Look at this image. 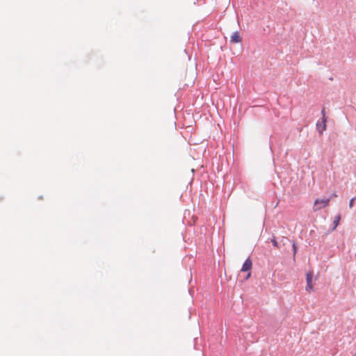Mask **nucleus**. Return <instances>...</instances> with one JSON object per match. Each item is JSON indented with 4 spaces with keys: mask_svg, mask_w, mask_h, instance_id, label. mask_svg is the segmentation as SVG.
<instances>
[{
    "mask_svg": "<svg viewBox=\"0 0 356 356\" xmlns=\"http://www.w3.org/2000/svg\"><path fill=\"white\" fill-rule=\"evenodd\" d=\"M330 198L317 199L314 202V211L319 210L322 208L325 207L330 202Z\"/></svg>",
    "mask_w": 356,
    "mask_h": 356,
    "instance_id": "nucleus-1",
    "label": "nucleus"
},
{
    "mask_svg": "<svg viewBox=\"0 0 356 356\" xmlns=\"http://www.w3.org/2000/svg\"><path fill=\"white\" fill-rule=\"evenodd\" d=\"M318 275H314V272L309 271L306 274V280H307V286L306 290L307 291H310L312 288V280L314 278V280L317 279Z\"/></svg>",
    "mask_w": 356,
    "mask_h": 356,
    "instance_id": "nucleus-2",
    "label": "nucleus"
},
{
    "mask_svg": "<svg viewBox=\"0 0 356 356\" xmlns=\"http://www.w3.org/2000/svg\"><path fill=\"white\" fill-rule=\"evenodd\" d=\"M250 269L251 268H241V270L238 275V279L240 281L248 280L251 275V273L250 271Z\"/></svg>",
    "mask_w": 356,
    "mask_h": 356,
    "instance_id": "nucleus-3",
    "label": "nucleus"
},
{
    "mask_svg": "<svg viewBox=\"0 0 356 356\" xmlns=\"http://www.w3.org/2000/svg\"><path fill=\"white\" fill-rule=\"evenodd\" d=\"M322 120H323L322 124H320V123L316 124L317 129H318V132L320 133V134H321L323 132V131L325 130V128H326V124H325L326 118H323Z\"/></svg>",
    "mask_w": 356,
    "mask_h": 356,
    "instance_id": "nucleus-4",
    "label": "nucleus"
},
{
    "mask_svg": "<svg viewBox=\"0 0 356 356\" xmlns=\"http://www.w3.org/2000/svg\"><path fill=\"white\" fill-rule=\"evenodd\" d=\"M230 41L234 43H238L241 41V38L238 31H235L231 36Z\"/></svg>",
    "mask_w": 356,
    "mask_h": 356,
    "instance_id": "nucleus-5",
    "label": "nucleus"
},
{
    "mask_svg": "<svg viewBox=\"0 0 356 356\" xmlns=\"http://www.w3.org/2000/svg\"><path fill=\"white\" fill-rule=\"evenodd\" d=\"M340 219H341V216L339 215H338L335 217L334 222H333L334 227H333L332 230H334L337 228V227L338 226V225L339 223Z\"/></svg>",
    "mask_w": 356,
    "mask_h": 356,
    "instance_id": "nucleus-6",
    "label": "nucleus"
},
{
    "mask_svg": "<svg viewBox=\"0 0 356 356\" xmlns=\"http://www.w3.org/2000/svg\"><path fill=\"white\" fill-rule=\"evenodd\" d=\"M252 265V261L250 259H247L242 267H251Z\"/></svg>",
    "mask_w": 356,
    "mask_h": 356,
    "instance_id": "nucleus-7",
    "label": "nucleus"
},
{
    "mask_svg": "<svg viewBox=\"0 0 356 356\" xmlns=\"http://www.w3.org/2000/svg\"><path fill=\"white\" fill-rule=\"evenodd\" d=\"M356 200V196L353 198H352L350 200V202H349V207L350 208H352L353 206V202L354 200Z\"/></svg>",
    "mask_w": 356,
    "mask_h": 356,
    "instance_id": "nucleus-8",
    "label": "nucleus"
},
{
    "mask_svg": "<svg viewBox=\"0 0 356 356\" xmlns=\"http://www.w3.org/2000/svg\"><path fill=\"white\" fill-rule=\"evenodd\" d=\"M292 246H293V252H294V253H296V250H297V247H296V244L293 243Z\"/></svg>",
    "mask_w": 356,
    "mask_h": 356,
    "instance_id": "nucleus-9",
    "label": "nucleus"
},
{
    "mask_svg": "<svg viewBox=\"0 0 356 356\" xmlns=\"http://www.w3.org/2000/svg\"><path fill=\"white\" fill-rule=\"evenodd\" d=\"M272 242L274 246L277 247V243L275 239H273Z\"/></svg>",
    "mask_w": 356,
    "mask_h": 356,
    "instance_id": "nucleus-10",
    "label": "nucleus"
},
{
    "mask_svg": "<svg viewBox=\"0 0 356 356\" xmlns=\"http://www.w3.org/2000/svg\"><path fill=\"white\" fill-rule=\"evenodd\" d=\"M321 113L323 115V118H325V109L324 108L321 111Z\"/></svg>",
    "mask_w": 356,
    "mask_h": 356,
    "instance_id": "nucleus-11",
    "label": "nucleus"
},
{
    "mask_svg": "<svg viewBox=\"0 0 356 356\" xmlns=\"http://www.w3.org/2000/svg\"><path fill=\"white\" fill-rule=\"evenodd\" d=\"M332 196L335 197L337 195L335 193L332 194Z\"/></svg>",
    "mask_w": 356,
    "mask_h": 356,
    "instance_id": "nucleus-12",
    "label": "nucleus"
}]
</instances>
